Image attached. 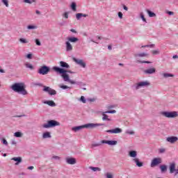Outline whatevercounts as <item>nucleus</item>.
I'll return each instance as SVG.
<instances>
[{"mask_svg": "<svg viewBox=\"0 0 178 178\" xmlns=\"http://www.w3.org/2000/svg\"><path fill=\"white\" fill-rule=\"evenodd\" d=\"M44 104H46L47 105H49V106H56V104L52 100L45 101V102H44Z\"/></svg>", "mask_w": 178, "mask_h": 178, "instance_id": "27", "label": "nucleus"}, {"mask_svg": "<svg viewBox=\"0 0 178 178\" xmlns=\"http://www.w3.org/2000/svg\"><path fill=\"white\" fill-rule=\"evenodd\" d=\"M178 141V138L177 136H170L166 138V142L170 143V144H175Z\"/></svg>", "mask_w": 178, "mask_h": 178, "instance_id": "14", "label": "nucleus"}, {"mask_svg": "<svg viewBox=\"0 0 178 178\" xmlns=\"http://www.w3.org/2000/svg\"><path fill=\"white\" fill-rule=\"evenodd\" d=\"M85 129H95V127H99V126H104L102 123H88L83 124Z\"/></svg>", "mask_w": 178, "mask_h": 178, "instance_id": "8", "label": "nucleus"}, {"mask_svg": "<svg viewBox=\"0 0 178 178\" xmlns=\"http://www.w3.org/2000/svg\"><path fill=\"white\" fill-rule=\"evenodd\" d=\"M125 133H126V134H129V136H133V135H134V131H133V130H127L126 131H125Z\"/></svg>", "mask_w": 178, "mask_h": 178, "instance_id": "45", "label": "nucleus"}, {"mask_svg": "<svg viewBox=\"0 0 178 178\" xmlns=\"http://www.w3.org/2000/svg\"><path fill=\"white\" fill-rule=\"evenodd\" d=\"M65 49L67 52H72L73 51V46L68 40L65 42Z\"/></svg>", "mask_w": 178, "mask_h": 178, "instance_id": "16", "label": "nucleus"}, {"mask_svg": "<svg viewBox=\"0 0 178 178\" xmlns=\"http://www.w3.org/2000/svg\"><path fill=\"white\" fill-rule=\"evenodd\" d=\"M43 91H44V92H48L49 95H56V90L48 86H44Z\"/></svg>", "mask_w": 178, "mask_h": 178, "instance_id": "10", "label": "nucleus"}, {"mask_svg": "<svg viewBox=\"0 0 178 178\" xmlns=\"http://www.w3.org/2000/svg\"><path fill=\"white\" fill-rule=\"evenodd\" d=\"M89 169L90 170H92V172H101L102 169L99 167H93V166H90Z\"/></svg>", "mask_w": 178, "mask_h": 178, "instance_id": "29", "label": "nucleus"}, {"mask_svg": "<svg viewBox=\"0 0 178 178\" xmlns=\"http://www.w3.org/2000/svg\"><path fill=\"white\" fill-rule=\"evenodd\" d=\"M24 3H29V5H31V3H34L35 2V0H23Z\"/></svg>", "mask_w": 178, "mask_h": 178, "instance_id": "37", "label": "nucleus"}, {"mask_svg": "<svg viewBox=\"0 0 178 178\" xmlns=\"http://www.w3.org/2000/svg\"><path fill=\"white\" fill-rule=\"evenodd\" d=\"M102 144H108V145H116L118 144L117 140H102Z\"/></svg>", "mask_w": 178, "mask_h": 178, "instance_id": "17", "label": "nucleus"}, {"mask_svg": "<svg viewBox=\"0 0 178 178\" xmlns=\"http://www.w3.org/2000/svg\"><path fill=\"white\" fill-rule=\"evenodd\" d=\"M152 54L153 55H159V49H156V50H153V51H152Z\"/></svg>", "mask_w": 178, "mask_h": 178, "instance_id": "46", "label": "nucleus"}, {"mask_svg": "<svg viewBox=\"0 0 178 178\" xmlns=\"http://www.w3.org/2000/svg\"><path fill=\"white\" fill-rule=\"evenodd\" d=\"M82 129H85L84 124L78 126V127H74L72 128V131H74L75 133H76V131H79L81 130Z\"/></svg>", "mask_w": 178, "mask_h": 178, "instance_id": "24", "label": "nucleus"}, {"mask_svg": "<svg viewBox=\"0 0 178 178\" xmlns=\"http://www.w3.org/2000/svg\"><path fill=\"white\" fill-rule=\"evenodd\" d=\"M49 70H51L49 67L47 65H42L38 70V74H42V76H45L49 73Z\"/></svg>", "mask_w": 178, "mask_h": 178, "instance_id": "7", "label": "nucleus"}, {"mask_svg": "<svg viewBox=\"0 0 178 178\" xmlns=\"http://www.w3.org/2000/svg\"><path fill=\"white\" fill-rule=\"evenodd\" d=\"M104 176L106 178H113V174L112 172H106Z\"/></svg>", "mask_w": 178, "mask_h": 178, "instance_id": "36", "label": "nucleus"}, {"mask_svg": "<svg viewBox=\"0 0 178 178\" xmlns=\"http://www.w3.org/2000/svg\"><path fill=\"white\" fill-rule=\"evenodd\" d=\"M60 66L62 67V69H70V65H69L65 61H60Z\"/></svg>", "mask_w": 178, "mask_h": 178, "instance_id": "20", "label": "nucleus"}, {"mask_svg": "<svg viewBox=\"0 0 178 178\" xmlns=\"http://www.w3.org/2000/svg\"><path fill=\"white\" fill-rule=\"evenodd\" d=\"M10 160L16 162L15 165H19V163H22V157H13Z\"/></svg>", "mask_w": 178, "mask_h": 178, "instance_id": "23", "label": "nucleus"}, {"mask_svg": "<svg viewBox=\"0 0 178 178\" xmlns=\"http://www.w3.org/2000/svg\"><path fill=\"white\" fill-rule=\"evenodd\" d=\"M2 3L6 6V8H9V1L8 0H1Z\"/></svg>", "mask_w": 178, "mask_h": 178, "instance_id": "41", "label": "nucleus"}, {"mask_svg": "<svg viewBox=\"0 0 178 178\" xmlns=\"http://www.w3.org/2000/svg\"><path fill=\"white\" fill-rule=\"evenodd\" d=\"M106 111L102 112V120L103 122H111L112 119L109 118V115H106Z\"/></svg>", "mask_w": 178, "mask_h": 178, "instance_id": "13", "label": "nucleus"}, {"mask_svg": "<svg viewBox=\"0 0 178 178\" xmlns=\"http://www.w3.org/2000/svg\"><path fill=\"white\" fill-rule=\"evenodd\" d=\"M162 76L164 79H169V77H175V74L168 72L163 73Z\"/></svg>", "mask_w": 178, "mask_h": 178, "instance_id": "26", "label": "nucleus"}, {"mask_svg": "<svg viewBox=\"0 0 178 178\" xmlns=\"http://www.w3.org/2000/svg\"><path fill=\"white\" fill-rule=\"evenodd\" d=\"M42 137L44 140H45L46 138H51L52 136L51 135V132L46 131L42 134Z\"/></svg>", "mask_w": 178, "mask_h": 178, "instance_id": "21", "label": "nucleus"}, {"mask_svg": "<svg viewBox=\"0 0 178 178\" xmlns=\"http://www.w3.org/2000/svg\"><path fill=\"white\" fill-rule=\"evenodd\" d=\"M35 42L36 45H38V47H41V42H40V40L35 39Z\"/></svg>", "mask_w": 178, "mask_h": 178, "instance_id": "47", "label": "nucleus"}, {"mask_svg": "<svg viewBox=\"0 0 178 178\" xmlns=\"http://www.w3.org/2000/svg\"><path fill=\"white\" fill-rule=\"evenodd\" d=\"M27 59H31L33 58V54H29L26 55Z\"/></svg>", "mask_w": 178, "mask_h": 178, "instance_id": "51", "label": "nucleus"}, {"mask_svg": "<svg viewBox=\"0 0 178 178\" xmlns=\"http://www.w3.org/2000/svg\"><path fill=\"white\" fill-rule=\"evenodd\" d=\"M140 17L142 19L143 22L145 23H147V19H145V17L144 16V13H140Z\"/></svg>", "mask_w": 178, "mask_h": 178, "instance_id": "39", "label": "nucleus"}, {"mask_svg": "<svg viewBox=\"0 0 178 178\" xmlns=\"http://www.w3.org/2000/svg\"><path fill=\"white\" fill-rule=\"evenodd\" d=\"M11 144H12V145H16V144H17V142H16V140H11Z\"/></svg>", "mask_w": 178, "mask_h": 178, "instance_id": "55", "label": "nucleus"}, {"mask_svg": "<svg viewBox=\"0 0 178 178\" xmlns=\"http://www.w3.org/2000/svg\"><path fill=\"white\" fill-rule=\"evenodd\" d=\"M80 102H82L83 104L87 103V99H86V97L84 96H81L79 99Z\"/></svg>", "mask_w": 178, "mask_h": 178, "instance_id": "42", "label": "nucleus"}, {"mask_svg": "<svg viewBox=\"0 0 178 178\" xmlns=\"http://www.w3.org/2000/svg\"><path fill=\"white\" fill-rule=\"evenodd\" d=\"M146 12L148 14L149 17H155V16H156V14H155V13H153L149 10H146Z\"/></svg>", "mask_w": 178, "mask_h": 178, "instance_id": "30", "label": "nucleus"}, {"mask_svg": "<svg viewBox=\"0 0 178 178\" xmlns=\"http://www.w3.org/2000/svg\"><path fill=\"white\" fill-rule=\"evenodd\" d=\"M65 161L68 165H75L76 163V159L72 157H67Z\"/></svg>", "mask_w": 178, "mask_h": 178, "instance_id": "18", "label": "nucleus"}, {"mask_svg": "<svg viewBox=\"0 0 178 178\" xmlns=\"http://www.w3.org/2000/svg\"><path fill=\"white\" fill-rule=\"evenodd\" d=\"M150 47L152 48L154 47V44H149V45H145V46H143L142 48H145V47Z\"/></svg>", "mask_w": 178, "mask_h": 178, "instance_id": "53", "label": "nucleus"}, {"mask_svg": "<svg viewBox=\"0 0 178 178\" xmlns=\"http://www.w3.org/2000/svg\"><path fill=\"white\" fill-rule=\"evenodd\" d=\"M59 88H62V90H70V87L66 86V85H59Z\"/></svg>", "mask_w": 178, "mask_h": 178, "instance_id": "38", "label": "nucleus"}, {"mask_svg": "<svg viewBox=\"0 0 178 178\" xmlns=\"http://www.w3.org/2000/svg\"><path fill=\"white\" fill-rule=\"evenodd\" d=\"M122 131V129L117 127L113 129L106 130V133H111L112 134H120Z\"/></svg>", "mask_w": 178, "mask_h": 178, "instance_id": "12", "label": "nucleus"}, {"mask_svg": "<svg viewBox=\"0 0 178 178\" xmlns=\"http://www.w3.org/2000/svg\"><path fill=\"white\" fill-rule=\"evenodd\" d=\"M25 66L27 69H30L31 70H34V66L31 65L30 63H25Z\"/></svg>", "mask_w": 178, "mask_h": 178, "instance_id": "33", "label": "nucleus"}, {"mask_svg": "<svg viewBox=\"0 0 178 178\" xmlns=\"http://www.w3.org/2000/svg\"><path fill=\"white\" fill-rule=\"evenodd\" d=\"M118 17H120V19H123V13H122V12L118 13Z\"/></svg>", "mask_w": 178, "mask_h": 178, "instance_id": "52", "label": "nucleus"}, {"mask_svg": "<svg viewBox=\"0 0 178 178\" xmlns=\"http://www.w3.org/2000/svg\"><path fill=\"white\" fill-rule=\"evenodd\" d=\"M81 17H88V15L83 14V13H80L76 14V20H80V19H81Z\"/></svg>", "mask_w": 178, "mask_h": 178, "instance_id": "22", "label": "nucleus"}, {"mask_svg": "<svg viewBox=\"0 0 178 178\" xmlns=\"http://www.w3.org/2000/svg\"><path fill=\"white\" fill-rule=\"evenodd\" d=\"M150 86L151 83L149 81H141L135 85V88L136 90H140V88H145L147 87H149Z\"/></svg>", "mask_w": 178, "mask_h": 178, "instance_id": "6", "label": "nucleus"}, {"mask_svg": "<svg viewBox=\"0 0 178 178\" xmlns=\"http://www.w3.org/2000/svg\"><path fill=\"white\" fill-rule=\"evenodd\" d=\"M159 154H165L166 152V149L161 147L158 149Z\"/></svg>", "mask_w": 178, "mask_h": 178, "instance_id": "40", "label": "nucleus"}, {"mask_svg": "<svg viewBox=\"0 0 178 178\" xmlns=\"http://www.w3.org/2000/svg\"><path fill=\"white\" fill-rule=\"evenodd\" d=\"M160 169L161 170V173H163V172H166V170H168V166H166L165 165H160Z\"/></svg>", "mask_w": 178, "mask_h": 178, "instance_id": "32", "label": "nucleus"}, {"mask_svg": "<svg viewBox=\"0 0 178 178\" xmlns=\"http://www.w3.org/2000/svg\"><path fill=\"white\" fill-rule=\"evenodd\" d=\"M14 137H17L18 138L23 137V134L20 131H17L14 133Z\"/></svg>", "mask_w": 178, "mask_h": 178, "instance_id": "34", "label": "nucleus"}, {"mask_svg": "<svg viewBox=\"0 0 178 178\" xmlns=\"http://www.w3.org/2000/svg\"><path fill=\"white\" fill-rule=\"evenodd\" d=\"M19 42H22V44H28L29 40L24 38H20L19 39Z\"/></svg>", "mask_w": 178, "mask_h": 178, "instance_id": "44", "label": "nucleus"}, {"mask_svg": "<svg viewBox=\"0 0 178 178\" xmlns=\"http://www.w3.org/2000/svg\"><path fill=\"white\" fill-rule=\"evenodd\" d=\"M107 108L108 109H112L113 108H114V106L111 105V106H108Z\"/></svg>", "mask_w": 178, "mask_h": 178, "instance_id": "63", "label": "nucleus"}, {"mask_svg": "<svg viewBox=\"0 0 178 178\" xmlns=\"http://www.w3.org/2000/svg\"><path fill=\"white\" fill-rule=\"evenodd\" d=\"M1 143H2V144H3L4 145H8V141H7L6 139H5V138H2Z\"/></svg>", "mask_w": 178, "mask_h": 178, "instance_id": "48", "label": "nucleus"}, {"mask_svg": "<svg viewBox=\"0 0 178 178\" xmlns=\"http://www.w3.org/2000/svg\"><path fill=\"white\" fill-rule=\"evenodd\" d=\"M56 126H60V123L56 120H51L47 121V123H44L42 125L43 129H51L52 127H56Z\"/></svg>", "mask_w": 178, "mask_h": 178, "instance_id": "4", "label": "nucleus"}, {"mask_svg": "<svg viewBox=\"0 0 178 178\" xmlns=\"http://www.w3.org/2000/svg\"><path fill=\"white\" fill-rule=\"evenodd\" d=\"M106 113H116V111L115 110L107 111H106Z\"/></svg>", "mask_w": 178, "mask_h": 178, "instance_id": "50", "label": "nucleus"}, {"mask_svg": "<svg viewBox=\"0 0 178 178\" xmlns=\"http://www.w3.org/2000/svg\"><path fill=\"white\" fill-rule=\"evenodd\" d=\"M88 101H90V102H94V101H95V99H88Z\"/></svg>", "mask_w": 178, "mask_h": 178, "instance_id": "58", "label": "nucleus"}, {"mask_svg": "<svg viewBox=\"0 0 178 178\" xmlns=\"http://www.w3.org/2000/svg\"><path fill=\"white\" fill-rule=\"evenodd\" d=\"M33 86H38L39 87H42V83H33Z\"/></svg>", "mask_w": 178, "mask_h": 178, "instance_id": "54", "label": "nucleus"}, {"mask_svg": "<svg viewBox=\"0 0 178 178\" xmlns=\"http://www.w3.org/2000/svg\"><path fill=\"white\" fill-rule=\"evenodd\" d=\"M102 140L100 141L99 143H92L91 147L92 148H95V147H101V145H102Z\"/></svg>", "mask_w": 178, "mask_h": 178, "instance_id": "31", "label": "nucleus"}, {"mask_svg": "<svg viewBox=\"0 0 178 178\" xmlns=\"http://www.w3.org/2000/svg\"><path fill=\"white\" fill-rule=\"evenodd\" d=\"M160 163H162V159L161 158H154L152 159L151 162V168H154V166H156L159 165Z\"/></svg>", "mask_w": 178, "mask_h": 178, "instance_id": "11", "label": "nucleus"}, {"mask_svg": "<svg viewBox=\"0 0 178 178\" xmlns=\"http://www.w3.org/2000/svg\"><path fill=\"white\" fill-rule=\"evenodd\" d=\"M67 41H69L70 42L76 43L79 41V38L76 37H69L67 38Z\"/></svg>", "mask_w": 178, "mask_h": 178, "instance_id": "25", "label": "nucleus"}, {"mask_svg": "<svg viewBox=\"0 0 178 178\" xmlns=\"http://www.w3.org/2000/svg\"><path fill=\"white\" fill-rule=\"evenodd\" d=\"M10 88L14 92H18L22 95H27L28 94L24 83H15L11 86Z\"/></svg>", "mask_w": 178, "mask_h": 178, "instance_id": "2", "label": "nucleus"}, {"mask_svg": "<svg viewBox=\"0 0 178 178\" xmlns=\"http://www.w3.org/2000/svg\"><path fill=\"white\" fill-rule=\"evenodd\" d=\"M73 60L74 62H75V63L79 65V66H81V67H86V63L84 62V60L77 58H73Z\"/></svg>", "mask_w": 178, "mask_h": 178, "instance_id": "15", "label": "nucleus"}, {"mask_svg": "<svg viewBox=\"0 0 178 178\" xmlns=\"http://www.w3.org/2000/svg\"><path fill=\"white\" fill-rule=\"evenodd\" d=\"M29 170H33L34 169V166H29L28 167Z\"/></svg>", "mask_w": 178, "mask_h": 178, "instance_id": "57", "label": "nucleus"}, {"mask_svg": "<svg viewBox=\"0 0 178 178\" xmlns=\"http://www.w3.org/2000/svg\"><path fill=\"white\" fill-rule=\"evenodd\" d=\"M169 169H170V173L171 174L174 173L175 176L176 175H178V166H177V169H176V163H171L170 164Z\"/></svg>", "mask_w": 178, "mask_h": 178, "instance_id": "9", "label": "nucleus"}, {"mask_svg": "<svg viewBox=\"0 0 178 178\" xmlns=\"http://www.w3.org/2000/svg\"><path fill=\"white\" fill-rule=\"evenodd\" d=\"M137 151L136 150H130L128 152L129 157L132 158V162L136 163L138 168H141L143 167V163L140 161V159L137 157Z\"/></svg>", "mask_w": 178, "mask_h": 178, "instance_id": "3", "label": "nucleus"}, {"mask_svg": "<svg viewBox=\"0 0 178 178\" xmlns=\"http://www.w3.org/2000/svg\"><path fill=\"white\" fill-rule=\"evenodd\" d=\"M156 72V69L152 67L144 70L145 74H154Z\"/></svg>", "mask_w": 178, "mask_h": 178, "instance_id": "19", "label": "nucleus"}, {"mask_svg": "<svg viewBox=\"0 0 178 178\" xmlns=\"http://www.w3.org/2000/svg\"><path fill=\"white\" fill-rule=\"evenodd\" d=\"M63 17L65 19H69V13L66 12L63 15Z\"/></svg>", "mask_w": 178, "mask_h": 178, "instance_id": "49", "label": "nucleus"}, {"mask_svg": "<svg viewBox=\"0 0 178 178\" xmlns=\"http://www.w3.org/2000/svg\"><path fill=\"white\" fill-rule=\"evenodd\" d=\"M145 56H148L147 53H140L135 54V58H145Z\"/></svg>", "mask_w": 178, "mask_h": 178, "instance_id": "28", "label": "nucleus"}, {"mask_svg": "<svg viewBox=\"0 0 178 178\" xmlns=\"http://www.w3.org/2000/svg\"><path fill=\"white\" fill-rule=\"evenodd\" d=\"M123 8L124 10H129V8L126 6H123Z\"/></svg>", "mask_w": 178, "mask_h": 178, "instance_id": "61", "label": "nucleus"}, {"mask_svg": "<svg viewBox=\"0 0 178 178\" xmlns=\"http://www.w3.org/2000/svg\"><path fill=\"white\" fill-rule=\"evenodd\" d=\"M173 59H178V56L177 55H175L172 56Z\"/></svg>", "mask_w": 178, "mask_h": 178, "instance_id": "62", "label": "nucleus"}, {"mask_svg": "<svg viewBox=\"0 0 178 178\" xmlns=\"http://www.w3.org/2000/svg\"><path fill=\"white\" fill-rule=\"evenodd\" d=\"M70 31L72 33H74V34H77V31L76 30H74V29H70Z\"/></svg>", "mask_w": 178, "mask_h": 178, "instance_id": "56", "label": "nucleus"}, {"mask_svg": "<svg viewBox=\"0 0 178 178\" xmlns=\"http://www.w3.org/2000/svg\"><path fill=\"white\" fill-rule=\"evenodd\" d=\"M161 115H162V116H164V118H168V119H173L175 118H177L178 113L177 111H162L161 113Z\"/></svg>", "mask_w": 178, "mask_h": 178, "instance_id": "5", "label": "nucleus"}, {"mask_svg": "<svg viewBox=\"0 0 178 178\" xmlns=\"http://www.w3.org/2000/svg\"><path fill=\"white\" fill-rule=\"evenodd\" d=\"M28 30H35L37 29V26L35 25H29L27 26Z\"/></svg>", "mask_w": 178, "mask_h": 178, "instance_id": "43", "label": "nucleus"}, {"mask_svg": "<svg viewBox=\"0 0 178 178\" xmlns=\"http://www.w3.org/2000/svg\"><path fill=\"white\" fill-rule=\"evenodd\" d=\"M53 159H60V158L58 156H54Z\"/></svg>", "mask_w": 178, "mask_h": 178, "instance_id": "60", "label": "nucleus"}, {"mask_svg": "<svg viewBox=\"0 0 178 178\" xmlns=\"http://www.w3.org/2000/svg\"><path fill=\"white\" fill-rule=\"evenodd\" d=\"M168 15H173V12H172V11H169V12H168Z\"/></svg>", "mask_w": 178, "mask_h": 178, "instance_id": "64", "label": "nucleus"}, {"mask_svg": "<svg viewBox=\"0 0 178 178\" xmlns=\"http://www.w3.org/2000/svg\"><path fill=\"white\" fill-rule=\"evenodd\" d=\"M53 70L56 72V73H58L64 81H67L68 83H70V84H76V81L71 80L69 77V74H67V73L73 74L74 72L57 66L53 67Z\"/></svg>", "mask_w": 178, "mask_h": 178, "instance_id": "1", "label": "nucleus"}, {"mask_svg": "<svg viewBox=\"0 0 178 178\" xmlns=\"http://www.w3.org/2000/svg\"><path fill=\"white\" fill-rule=\"evenodd\" d=\"M77 6V5L76 4V3L72 2L71 4V9L74 11L76 12L77 10V8H76Z\"/></svg>", "mask_w": 178, "mask_h": 178, "instance_id": "35", "label": "nucleus"}, {"mask_svg": "<svg viewBox=\"0 0 178 178\" xmlns=\"http://www.w3.org/2000/svg\"><path fill=\"white\" fill-rule=\"evenodd\" d=\"M140 63H151L149 61H139Z\"/></svg>", "mask_w": 178, "mask_h": 178, "instance_id": "59", "label": "nucleus"}]
</instances>
